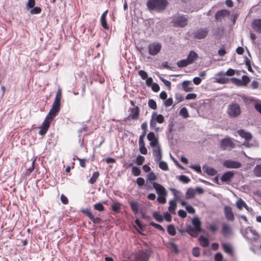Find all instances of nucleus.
<instances>
[{
    "label": "nucleus",
    "instance_id": "nucleus-11",
    "mask_svg": "<svg viewBox=\"0 0 261 261\" xmlns=\"http://www.w3.org/2000/svg\"><path fill=\"white\" fill-rule=\"evenodd\" d=\"M234 175V172L233 171H229L225 172L221 176V181L226 184H229Z\"/></svg>",
    "mask_w": 261,
    "mask_h": 261
},
{
    "label": "nucleus",
    "instance_id": "nucleus-39",
    "mask_svg": "<svg viewBox=\"0 0 261 261\" xmlns=\"http://www.w3.org/2000/svg\"><path fill=\"white\" fill-rule=\"evenodd\" d=\"M205 172L207 174L212 176L217 173V171L214 168L208 167L205 168Z\"/></svg>",
    "mask_w": 261,
    "mask_h": 261
},
{
    "label": "nucleus",
    "instance_id": "nucleus-57",
    "mask_svg": "<svg viewBox=\"0 0 261 261\" xmlns=\"http://www.w3.org/2000/svg\"><path fill=\"white\" fill-rule=\"evenodd\" d=\"M147 137V139L150 142H151L157 138L155 137V135H154V133H153V132H149L148 134Z\"/></svg>",
    "mask_w": 261,
    "mask_h": 261
},
{
    "label": "nucleus",
    "instance_id": "nucleus-2",
    "mask_svg": "<svg viewBox=\"0 0 261 261\" xmlns=\"http://www.w3.org/2000/svg\"><path fill=\"white\" fill-rule=\"evenodd\" d=\"M193 226L188 225L186 227V231L191 236L197 237L198 233L201 231V222L198 218H194L192 220Z\"/></svg>",
    "mask_w": 261,
    "mask_h": 261
},
{
    "label": "nucleus",
    "instance_id": "nucleus-23",
    "mask_svg": "<svg viewBox=\"0 0 261 261\" xmlns=\"http://www.w3.org/2000/svg\"><path fill=\"white\" fill-rule=\"evenodd\" d=\"M198 58L197 54L194 51H191L187 60L190 64L193 63Z\"/></svg>",
    "mask_w": 261,
    "mask_h": 261
},
{
    "label": "nucleus",
    "instance_id": "nucleus-13",
    "mask_svg": "<svg viewBox=\"0 0 261 261\" xmlns=\"http://www.w3.org/2000/svg\"><path fill=\"white\" fill-rule=\"evenodd\" d=\"M81 212L86 215L94 223H98L101 221V219L99 217H95L88 208L82 209Z\"/></svg>",
    "mask_w": 261,
    "mask_h": 261
},
{
    "label": "nucleus",
    "instance_id": "nucleus-61",
    "mask_svg": "<svg viewBox=\"0 0 261 261\" xmlns=\"http://www.w3.org/2000/svg\"><path fill=\"white\" fill-rule=\"evenodd\" d=\"M197 97V95L195 93L188 94L186 96V99L187 100L195 99Z\"/></svg>",
    "mask_w": 261,
    "mask_h": 261
},
{
    "label": "nucleus",
    "instance_id": "nucleus-35",
    "mask_svg": "<svg viewBox=\"0 0 261 261\" xmlns=\"http://www.w3.org/2000/svg\"><path fill=\"white\" fill-rule=\"evenodd\" d=\"M254 175L257 177H261V165L255 166L253 170Z\"/></svg>",
    "mask_w": 261,
    "mask_h": 261
},
{
    "label": "nucleus",
    "instance_id": "nucleus-52",
    "mask_svg": "<svg viewBox=\"0 0 261 261\" xmlns=\"http://www.w3.org/2000/svg\"><path fill=\"white\" fill-rule=\"evenodd\" d=\"M216 81L219 84H224L228 82L229 79L225 77H223L217 79Z\"/></svg>",
    "mask_w": 261,
    "mask_h": 261
},
{
    "label": "nucleus",
    "instance_id": "nucleus-44",
    "mask_svg": "<svg viewBox=\"0 0 261 261\" xmlns=\"http://www.w3.org/2000/svg\"><path fill=\"white\" fill-rule=\"evenodd\" d=\"M241 82L243 86H246L250 82V79L246 75L242 77Z\"/></svg>",
    "mask_w": 261,
    "mask_h": 261
},
{
    "label": "nucleus",
    "instance_id": "nucleus-14",
    "mask_svg": "<svg viewBox=\"0 0 261 261\" xmlns=\"http://www.w3.org/2000/svg\"><path fill=\"white\" fill-rule=\"evenodd\" d=\"M224 213L227 220L230 221H233L234 220V216L232 208L230 206L227 205L225 206L224 207Z\"/></svg>",
    "mask_w": 261,
    "mask_h": 261
},
{
    "label": "nucleus",
    "instance_id": "nucleus-10",
    "mask_svg": "<svg viewBox=\"0 0 261 261\" xmlns=\"http://www.w3.org/2000/svg\"><path fill=\"white\" fill-rule=\"evenodd\" d=\"M130 114L125 118V120H137L138 119L140 114L139 108L138 106L130 109Z\"/></svg>",
    "mask_w": 261,
    "mask_h": 261
},
{
    "label": "nucleus",
    "instance_id": "nucleus-53",
    "mask_svg": "<svg viewBox=\"0 0 261 261\" xmlns=\"http://www.w3.org/2000/svg\"><path fill=\"white\" fill-rule=\"evenodd\" d=\"M250 232L252 234L253 236L252 239L254 241H256L259 237L258 234L257 233L256 231L255 230L250 229Z\"/></svg>",
    "mask_w": 261,
    "mask_h": 261
},
{
    "label": "nucleus",
    "instance_id": "nucleus-22",
    "mask_svg": "<svg viewBox=\"0 0 261 261\" xmlns=\"http://www.w3.org/2000/svg\"><path fill=\"white\" fill-rule=\"evenodd\" d=\"M222 248L224 251L228 254L232 255L233 254V249L231 245L229 243H223L222 244Z\"/></svg>",
    "mask_w": 261,
    "mask_h": 261
},
{
    "label": "nucleus",
    "instance_id": "nucleus-33",
    "mask_svg": "<svg viewBox=\"0 0 261 261\" xmlns=\"http://www.w3.org/2000/svg\"><path fill=\"white\" fill-rule=\"evenodd\" d=\"M93 207L95 210L98 211L99 212H103L105 211V207L100 202L95 203L93 205Z\"/></svg>",
    "mask_w": 261,
    "mask_h": 261
},
{
    "label": "nucleus",
    "instance_id": "nucleus-45",
    "mask_svg": "<svg viewBox=\"0 0 261 261\" xmlns=\"http://www.w3.org/2000/svg\"><path fill=\"white\" fill-rule=\"evenodd\" d=\"M230 80L232 83H233L234 84L238 86H243L241 82V80L240 79H238L236 77H233L231 78Z\"/></svg>",
    "mask_w": 261,
    "mask_h": 261
},
{
    "label": "nucleus",
    "instance_id": "nucleus-29",
    "mask_svg": "<svg viewBox=\"0 0 261 261\" xmlns=\"http://www.w3.org/2000/svg\"><path fill=\"white\" fill-rule=\"evenodd\" d=\"M176 207V200H170L169 202V206L168 208L169 211L171 213H175V208Z\"/></svg>",
    "mask_w": 261,
    "mask_h": 261
},
{
    "label": "nucleus",
    "instance_id": "nucleus-60",
    "mask_svg": "<svg viewBox=\"0 0 261 261\" xmlns=\"http://www.w3.org/2000/svg\"><path fill=\"white\" fill-rule=\"evenodd\" d=\"M41 11V9L39 7H35L33 9H32L31 10V14H39Z\"/></svg>",
    "mask_w": 261,
    "mask_h": 261
},
{
    "label": "nucleus",
    "instance_id": "nucleus-20",
    "mask_svg": "<svg viewBox=\"0 0 261 261\" xmlns=\"http://www.w3.org/2000/svg\"><path fill=\"white\" fill-rule=\"evenodd\" d=\"M222 234L225 237H227L231 233V229L229 225L226 223L222 224Z\"/></svg>",
    "mask_w": 261,
    "mask_h": 261
},
{
    "label": "nucleus",
    "instance_id": "nucleus-21",
    "mask_svg": "<svg viewBox=\"0 0 261 261\" xmlns=\"http://www.w3.org/2000/svg\"><path fill=\"white\" fill-rule=\"evenodd\" d=\"M238 134L242 138H244L247 141L250 140L252 136L251 133L249 132H246L243 129H240L238 131Z\"/></svg>",
    "mask_w": 261,
    "mask_h": 261
},
{
    "label": "nucleus",
    "instance_id": "nucleus-38",
    "mask_svg": "<svg viewBox=\"0 0 261 261\" xmlns=\"http://www.w3.org/2000/svg\"><path fill=\"white\" fill-rule=\"evenodd\" d=\"M167 231L171 236H173L176 233L175 228L173 225H169L167 227Z\"/></svg>",
    "mask_w": 261,
    "mask_h": 261
},
{
    "label": "nucleus",
    "instance_id": "nucleus-15",
    "mask_svg": "<svg viewBox=\"0 0 261 261\" xmlns=\"http://www.w3.org/2000/svg\"><path fill=\"white\" fill-rule=\"evenodd\" d=\"M153 188L155 190V191L158 195H167V192L165 188L161 185L154 182L152 184Z\"/></svg>",
    "mask_w": 261,
    "mask_h": 261
},
{
    "label": "nucleus",
    "instance_id": "nucleus-17",
    "mask_svg": "<svg viewBox=\"0 0 261 261\" xmlns=\"http://www.w3.org/2000/svg\"><path fill=\"white\" fill-rule=\"evenodd\" d=\"M252 27L256 32L261 33V19L254 20L252 22Z\"/></svg>",
    "mask_w": 261,
    "mask_h": 261
},
{
    "label": "nucleus",
    "instance_id": "nucleus-34",
    "mask_svg": "<svg viewBox=\"0 0 261 261\" xmlns=\"http://www.w3.org/2000/svg\"><path fill=\"white\" fill-rule=\"evenodd\" d=\"M187 59L184 60H181L177 62V65L178 67L182 68L184 67H186L187 66L190 65Z\"/></svg>",
    "mask_w": 261,
    "mask_h": 261
},
{
    "label": "nucleus",
    "instance_id": "nucleus-4",
    "mask_svg": "<svg viewBox=\"0 0 261 261\" xmlns=\"http://www.w3.org/2000/svg\"><path fill=\"white\" fill-rule=\"evenodd\" d=\"M188 19L187 15L176 14L172 16L171 23L175 28H185L188 25Z\"/></svg>",
    "mask_w": 261,
    "mask_h": 261
},
{
    "label": "nucleus",
    "instance_id": "nucleus-37",
    "mask_svg": "<svg viewBox=\"0 0 261 261\" xmlns=\"http://www.w3.org/2000/svg\"><path fill=\"white\" fill-rule=\"evenodd\" d=\"M167 195H158L157 201L161 204H165L166 202V196Z\"/></svg>",
    "mask_w": 261,
    "mask_h": 261
},
{
    "label": "nucleus",
    "instance_id": "nucleus-12",
    "mask_svg": "<svg viewBox=\"0 0 261 261\" xmlns=\"http://www.w3.org/2000/svg\"><path fill=\"white\" fill-rule=\"evenodd\" d=\"M220 146L222 149L225 150L227 147H234V144L230 138L225 137L221 140Z\"/></svg>",
    "mask_w": 261,
    "mask_h": 261
},
{
    "label": "nucleus",
    "instance_id": "nucleus-7",
    "mask_svg": "<svg viewBox=\"0 0 261 261\" xmlns=\"http://www.w3.org/2000/svg\"><path fill=\"white\" fill-rule=\"evenodd\" d=\"M53 120V119H52L51 118L47 117V116H46L42 124L39 127L40 129L39 134L40 135L43 136V135H44L46 133L47 131L48 130V129L49 127L50 123L51 122V121Z\"/></svg>",
    "mask_w": 261,
    "mask_h": 261
},
{
    "label": "nucleus",
    "instance_id": "nucleus-28",
    "mask_svg": "<svg viewBox=\"0 0 261 261\" xmlns=\"http://www.w3.org/2000/svg\"><path fill=\"white\" fill-rule=\"evenodd\" d=\"M112 210L115 213H119L121 210V204L117 202H114L111 205Z\"/></svg>",
    "mask_w": 261,
    "mask_h": 261
},
{
    "label": "nucleus",
    "instance_id": "nucleus-8",
    "mask_svg": "<svg viewBox=\"0 0 261 261\" xmlns=\"http://www.w3.org/2000/svg\"><path fill=\"white\" fill-rule=\"evenodd\" d=\"M208 30L207 28H200L197 30L193 33L194 38L197 39L205 38L208 35Z\"/></svg>",
    "mask_w": 261,
    "mask_h": 261
},
{
    "label": "nucleus",
    "instance_id": "nucleus-54",
    "mask_svg": "<svg viewBox=\"0 0 261 261\" xmlns=\"http://www.w3.org/2000/svg\"><path fill=\"white\" fill-rule=\"evenodd\" d=\"M150 225L152 226H153V227H155V228L161 230L162 232H164L165 231L164 228L160 224L155 223L154 222H151L150 223Z\"/></svg>",
    "mask_w": 261,
    "mask_h": 261
},
{
    "label": "nucleus",
    "instance_id": "nucleus-64",
    "mask_svg": "<svg viewBox=\"0 0 261 261\" xmlns=\"http://www.w3.org/2000/svg\"><path fill=\"white\" fill-rule=\"evenodd\" d=\"M151 86L152 90L154 92H157L160 90V87L156 83H153Z\"/></svg>",
    "mask_w": 261,
    "mask_h": 261
},
{
    "label": "nucleus",
    "instance_id": "nucleus-40",
    "mask_svg": "<svg viewBox=\"0 0 261 261\" xmlns=\"http://www.w3.org/2000/svg\"><path fill=\"white\" fill-rule=\"evenodd\" d=\"M154 218L159 222H161L163 221L164 218L162 215L158 212H154L153 214Z\"/></svg>",
    "mask_w": 261,
    "mask_h": 261
},
{
    "label": "nucleus",
    "instance_id": "nucleus-49",
    "mask_svg": "<svg viewBox=\"0 0 261 261\" xmlns=\"http://www.w3.org/2000/svg\"><path fill=\"white\" fill-rule=\"evenodd\" d=\"M159 167L163 170L167 171L168 170V165L165 162L161 161L159 163Z\"/></svg>",
    "mask_w": 261,
    "mask_h": 261
},
{
    "label": "nucleus",
    "instance_id": "nucleus-30",
    "mask_svg": "<svg viewBox=\"0 0 261 261\" xmlns=\"http://www.w3.org/2000/svg\"><path fill=\"white\" fill-rule=\"evenodd\" d=\"M131 208L135 213H137L139 210V203L136 201H131L129 202Z\"/></svg>",
    "mask_w": 261,
    "mask_h": 261
},
{
    "label": "nucleus",
    "instance_id": "nucleus-27",
    "mask_svg": "<svg viewBox=\"0 0 261 261\" xmlns=\"http://www.w3.org/2000/svg\"><path fill=\"white\" fill-rule=\"evenodd\" d=\"M199 241L200 242V245L203 247H205L208 246L209 245L208 239L203 236H201L199 237Z\"/></svg>",
    "mask_w": 261,
    "mask_h": 261
},
{
    "label": "nucleus",
    "instance_id": "nucleus-59",
    "mask_svg": "<svg viewBox=\"0 0 261 261\" xmlns=\"http://www.w3.org/2000/svg\"><path fill=\"white\" fill-rule=\"evenodd\" d=\"M154 116H155V112L153 113V114H152V116H151V119L150 122V125L151 127H155V126L156 125V122L154 120Z\"/></svg>",
    "mask_w": 261,
    "mask_h": 261
},
{
    "label": "nucleus",
    "instance_id": "nucleus-18",
    "mask_svg": "<svg viewBox=\"0 0 261 261\" xmlns=\"http://www.w3.org/2000/svg\"><path fill=\"white\" fill-rule=\"evenodd\" d=\"M229 15V12L226 10H222L217 11L215 14V19L217 20H221V18Z\"/></svg>",
    "mask_w": 261,
    "mask_h": 261
},
{
    "label": "nucleus",
    "instance_id": "nucleus-1",
    "mask_svg": "<svg viewBox=\"0 0 261 261\" xmlns=\"http://www.w3.org/2000/svg\"><path fill=\"white\" fill-rule=\"evenodd\" d=\"M62 98V89L59 88L56 93V97L53 102L51 108L49 110L47 116L54 119L57 115L60 109V101Z\"/></svg>",
    "mask_w": 261,
    "mask_h": 261
},
{
    "label": "nucleus",
    "instance_id": "nucleus-41",
    "mask_svg": "<svg viewBox=\"0 0 261 261\" xmlns=\"http://www.w3.org/2000/svg\"><path fill=\"white\" fill-rule=\"evenodd\" d=\"M154 120L159 123H162L164 121V118L161 114L156 115L155 114V116H154Z\"/></svg>",
    "mask_w": 261,
    "mask_h": 261
},
{
    "label": "nucleus",
    "instance_id": "nucleus-55",
    "mask_svg": "<svg viewBox=\"0 0 261 261\" xmlns=\"http://www.w3.org/2000/svg\"><path fill=\"white\" fill-rule=\"evenodd\" d=\"M138 74L143 80H145L146 79H147L148 77H147L148 75H147V72L144 70H140L138 72Z\"/></svg>",
    "mask_w": 261,
    "mask_h": 261
},
{
    "label": "nucleus",
    "instance_id": "nucleus-16",
    "mask_svg": "<svg viewBox=\"0 0 261 261\" xmlns=\"http://www.w3.org/2000/svg\"><path fill=\"white\" fill-rule=\"evenodd\" d=\"M148 259V254L147 251H139L136 256V261H147Z\"/></svg>",
    "mask_w": 261,
    "mask_h": 261
},
{
    "label": "nucleus",
    "instance_id": "nucleus-43",
    "mask_svg": "<svg viewBox=\"0 0 261 261\" xmlns=\"http://www.w3.org/2000/svg\"><path fill=\"white\" fill-rule=\"evenodd\" d=\"M179 180L184 184L189 183L190 181V179L186 175H180L179 176Z\"/></svg>",
    "mask_w": 261,
    "mask_h": 261
},
{
    "label": "nucleus",
    "instance_id": "nucleus-19",
    "mask_svg": "<svg viewBox=\"0 0 261 261\" xmlns=\"http://www.w3.org/2000/svg\"><path fill=\"white\" fill-rule=\"evenodd\" d=\"M153 155L155 157L156 162H159L162 159V150L160 146L153 149Z\"/></svg>",
    "mask_w": 261,
    "mask_h": 261
},
{
    "label": "nucleus",
    "instance_id": "nucleus-24",
    "mask_svg": "<svg viewBox=\"0 0 261 261\" xmlns=\"http://www.w3.org/2000/svg\"><path fill=\"white\" fill-rule=\"evenodd\" d=\"M191 82L189 81H184L182 83V87L186 92H190L193 90V88L191 86Z\"/></svg>",
    "mask_w": 261,
    "mask_h": 261
},
{
    "label": "nucleus",
    "instance_id": "nucleus-5",
    "mask_svg": "<svg viewBox=\"0 0 261 261\" xmlns=\"http://www.w3.org/2000/svg\"><path fill=\"white\" fill-rule=\"evenodd\" d=\"M227 113L230 118H236L238 117L241 113V110L239 105L234 102L229 104L228 106Z\"/></svg>",
    "mask_w": 261,
    "mask_h": 261
},
{
    "label": "nucleus",
    "instance_id": "nucleus-3",
    "mask_svg": "<svg viewBox=\"0 0 261 261\" xmlns=\"http://www.w3.org/2000/svg\"><path fill=\"white\" fill-rule=\"evenodd\" d=\"M168 5L167 0H148L147 6L149 9L162 11L165 9Z\"/></svg>",
    "mask_w": 261,
    "mask_h": 261
},
{
    "label": "nucleus",
    "instance_id": "nucleus-6",
    "mask_svg": "<svg viewBox=\"0 0 261 261\" xmlns=\"http://www.w3.org/2000/svg\"><path fill=\"white\" fill-rule=\"evenodd\" d=\"M162 48V44L154 42L150 43L148 47V53L151 56H155L160 53Z\"/></svg>",
    "mask_w": 261,
    "mask_h": 261
},
{
    "label": "nucleus",
    "instance_id": "nucleus-46",
    "mask_svg": "<svg viewBox=\"0 0 261 261\" xmlns=\"http://www.w3.org/2000/svg\"><path fill=\"white\" fill-rule=\"evenodd\" d=\"M132 173L134 176H137L140 175L141 170L137 167H133L132 168Z\"/></svg>",
    "mask_w": 261,
    "mask_h": 261
},
{
    "label": "nucleus",
    "instance_id": "nucleus-63",
    "mask_svg": "<svg viewBox=\"0 0 261 261\" xmlns=\"http://www.w3.org/2000/svg\"><path fill=\"white\" fill-rule=\"evenodd\" d=\"M136 182L139 187H141L144 185L145 180L142 177H138L137 179Z\"/></svg>",
    "mask_w": 261,
    "mask_h": 261
},
{
    "label": "nucleus",
    "instance_id": "nucleus-25",
    "mask_svg": "<svg viewBox=\"0 0 261 261\" xmlns=\"http://www.w3.org/2000/svg\"><path fill=\"white\" fill-rule=\"evenodd\" d=\"M180 202L182 206H185L187 211L189 213L193 214L195 213V210L194 207L190 205H187L186 202L181 200Z\"/></svg>",
    "mask_w": 261,
    "mask_h": 261
},
{
    "label": "nucleus",
    "instance_id": "nucleus-48",
    "mask_svg": "<svg viewBox=\"0 0 261 261\" xmlns=\"http://www.w3.org/2000/svg\"><path fill=\"white\" fill-rule=\"evenodd\" d=\"M145 161V158L144 156L141 155H138L136 158V163L138 165H141L143 164Z\"/></svg>",
    "mask_w": 261,
    "mask_h": 261
},
{
    "label": "nucleus",
    "instance_id": "nucleus-51",
    "mask_svg": "<svg viewBox=\"0 0 261 261\" xmlns=\"http://www.w3.org/2000/svg\"><path fill=\"white\" fill-rule=\"evenodd\" d=\"M100 22H101V25L105 29H106V30L109 29V26L107 22L106 18L101 17Z\"/></svg>",
    "mask_w": 261,
    "mask_h": 261
},
{
    "label": "nucleus",
    "instance_id": "nucleus-56",
    "mask_svg": "<svg viewBox=\"0 0 261 261\" xmlns=\"http://www.w3.org/2000/svg\"><path fill=\"white\" fill-rule=\"evenodd\" d=\"M255 110L261 115V103L256 102L254 105Z\"/></svg>",
    "mask_w": 261,
    "mask_h": 261
},
{
    "label": "nucleus",
    "instance_id": "nucleus-50",
    "mask_svg": "<svg viewBox=\"0 0 261 261\" xmlns=\"http://www.w3.org/2000/svg\"><path fill=\"white\" fill-rule=\"evenodd\" d=\"M148 106L150 108L155 110L156 109V102L153 99H149L148 101Z\"/></svg>",
    "mask_w": 261,
    "mask_h": 261
},
{
    "label": "nucleus",
    "instance_id": "nucleus-62",
    "mask_svg": "<svg viewBox=\"0 0 261 261\" xmlns=\"http://www.w3.org/2000/svg\"><path fill=\"white\" fill-rule=\"evenodd\" d=\"M245 64H246V66L247 67L248 71H249L250 72H253V70L252 69L251 64H250V61L247 58H246V59H245Z\"/></svg>",
    "mask_w": 261,
    "mask_h": 261
},
{
    "label": "nucleus",
    "instance_id": "nucleus-32",
    "mask_svg": "<svg viewBox=\"0 0 261 261\" xmlns=\"http://www.w3.org/2000/svg\"><path fill=\"white\" fill-rule=\"evenodd\" d=\"M247 204L246 203L241 199L240 198L236 202V206L239 210H242L243 207L245 208Z\"/></svg>",
    "mask_w": 261,
    "mask_h": 261
},
{
    "label": "nucleus",
    "instance_id": "nucleus-9",
    "mask_svg": "<svg viewBox=\"0 0 261 261\" xmlns=\"http://www.w3.org/2000/svg\"><path fill=\"white\" fill-rule=\"evenodd\" d=\"M223 165L228 169H238L241 167L242 164L238 161L227 160L223 162Z\"/></svg>",
    "mask_w": 261,
    "mask_h": 261
},
{
    "label": "nucleus",
    "instance_id": "nucleus-36",
    "mask_svg": "<svg viewBox=\"0 0 261 261\" xmlns=\"http://www.w3.org/2000/svg\"><path fill=\"white\" fill-rule=\"evenodd\" d=\"M179 114L182 116L184 118H187L189 117V115L187 108H182L179 111Z\"/></svg>",
    "mask_w": 261,
    "mask_h": 261
},
{
    "label": "nucleus",
    "instance_id": "nucleus-31",
    "mask_svg": "<svg viewBox=\"0 0 261 261\" xmlns=\"http://www.w3.org/2000/svg\"><path fill=\"white\" fill-rule=\"evenodd\" d=\"M99 175V173L98 172H95L93 173L92 177L90 178L89 182L91 184H94L97 180L98 176Z\"/></svg>",
    "mask_w": 261,
    "mask_h": 261
},
{
    "label": "nucleus",
    "instance_id": "nucleus-26",
    "mask_svg": "<svg viewBox=\"0 0 261 261\" xmlns=\"http://www.w3.org/2000/svg\"><path fill=\"white\" fill-rule=\"evenodd\" d=\"M195 195V191L193 188H189L187 189L186 194V198L188 199L193 198Z\"/></svg>",
    "mask_w": 261,
    "mask_h": 261
},
{
    "label": "nucleus",
    "instance_id": "nucleus-42",
    "mask_svg": "<svg viewBox=\"0 0 261 261\" xmlns=\"http://www.w3.org/2000/svg\"><path fill=\"white\" fill-rule=\"evenodd\" d=\"M160 80L164 84V85L167 87L168 90H170L171 88V83L170 81L165 80L163 77H160Z\"/></svg>",
    "mask_w": 261,
    "mask_h": 261
},
{
    "label": "nucleus",
    "instance_id": "nucleus-58",
    "mask_svg": "<svg viewBox=\"0 0 261 261\" xmlns=\"http://www.w3.org/2000/svg\"><path fill=\"white\" fill-rule=\"evenodd\" d=\"M150 145L151 147H153L154 148H156L157 146H160L159 145V141L158 138L150 142Z\"/></svg>",
    "mask_w": 261,
    "mask_h": 261
},
{
    "label": "nucleus",
    "instance_id": "nucleus-47",
    "mask_svg": "<svg viewBox=\"0 0 261 261\" xmlns=\"http://www.w3.org/2000/svg\"><path fill=\"white\" fill-rule=\"evenodd\" d=\"M147 180L153 181L156 180V176L153 172H149L147 176Z\"/></svg>",
    "mask_w": 261,
    "mask_h": 261
}]
</instances>
